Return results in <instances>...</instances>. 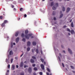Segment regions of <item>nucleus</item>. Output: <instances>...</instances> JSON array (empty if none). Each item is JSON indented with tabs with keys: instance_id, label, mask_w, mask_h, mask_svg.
<instances>
[{
	"instance_id": "1",
	"label": "nucleus",
	"mask_w": 75,
	"mask_h": 75,
	"mask_svg": "<svg viewBox=\"0 0 75 75\" xmlns=\"http://www.w3.org/2000/svg\"><path fill=\"white\" fill-rule=\"evenodd\" d=\"M58 6V4L57 3H56L55 4V6H54L52 7V9L53 10H56L57 9V7Z\"/></svg>"
},
{
	"instance_id": "2",
	"label": "nucleus",
	"mask_w": 75,
	"mask_h": 75,
	"mask_svg": "<svg viewBox=\"0 0 75 75\" xmlns=\"http://www.w3.org/2000/svg\"><path fill=\"white\" fill-rule=\"evenodd\" d=\"M32 35L31 34H29L27 35H25V37L26 38H27V40H28L29 39V37H31L32 36Z\"/></svg>"
},
{
	"instance_id": "3",
	"label": "nucleus",
	"mask_w": 75,
	"mask_h": 75,
	"mask_svg": "<svg viewBox=\"0 0 75 75\" xmlns=\"http://www.w3.org/2000/svg\"><path fill=\"white\" fill-rule=\"evenodd\" d=\"M28 72L30 74H31L32 72V69H31V68L29 67L28 69Z\"/></svg>"
},
{
	"instance_id": "4",
	"label": "nucleus",
	"mask_w": 75,
	"mask_h": 75,
	"mask_svg": "<svg viewBox=\"0 0 75 75\" xmlns=\"http://www.w3.org/2000/svg\"><path fill=\"white\" fill-rule=\"evenodd\" d=\"M31 45V42L30 41H28L27 42V47H30Z\"/></svg>"
},
{
	"instance_id": "5",
	"label": "nucleus",
	"mask_w": 75,
	"mask_h": 75,
	"mask_svg": "<svg viewBox=\"0 0 75 75\" xmlns=\"http://www.w3.org/2000/svg\"><path fill=\"white\" fill-rule=\"evenodd\" d=\"M54 5V3L53 1L50 4V6L51 7H52Z\"/></svg>"
},
{
	"instance_id": "6",
	"label": "nucleus",
	"mask_w": 75,
	"mask_h": 75,
	"mask_svg": "<svg viewBox=\"0 0 75 75\" xmlns=\"http://www.w3.org/2000/svg\"><path fill=\"white\" fill-rule=\"evenodd\" d=\"M41 67L42 69H43L44 70V65L42 64L41 65Z\"/></svg>"
},
{
	"instance_id": "7",
	"label": "nucleus",
	"mask_w": 75,
	"mask_h": 75,
	"mask_svg": "<svg viewBox=\"0 0 75 75\" xmlns=\"http://www.w3.org/2000/svg\"><path fill=\"white\" fill-rule=\"evenodd\" d=\"M68 51L69 52V53H70V54H72V51H71V49H70L69 48H68Z\"/></svg>"
},
{
	"instance_id": "8",
	"label": "nucleus",
	"mask_w": 75,
	"mask_h": 75,
	"mask_svg": "<svg viewBox=\"0 0 75 75\" xmlns=\"http://www.w3.org/2000/svg\"><path fill=\"white\" fill-rule=\"evenodd\" d=\"M23 62H21V64L20 65V67H23Z\"/></svg>"
},
{
	"instance_id": "9",
	"label": "nucleus",
	"mask_w": 75,
	"mask_h": 75,
	"mask_svg": "<svg viewBox=\"0 0 75 75\" xmlns=\"http://www.w3.org/2000/svg\"><path fill=\"white\" fill-rule=\"evenodd\" d=\"M28 30H25V34L26 35H27V34H28Z\"/></svg>"
},
{
	"instance_id": "10",
	"label": "nucleus",
	"mask_w": 75,
	"mask_h": 75,
	"mask_svg": "<svg viewBox=\"0 0 75 75\" xmlns=\"http://www.w3.org/2000/svg\"><path fill=\"white\" fill-rule=\"evenodd\" d=\"M19 41V38H17L16 40V43H18V42Z\"/></svg>"
},
{
	"instance_id": "11",
	"label": "nucleus",
	"mask_w": 75,
	"mask_h": 75,
	"mask_svg": "<svg viewBox=\"0 0 75 75\" xmlns=\"http://www.w3.org/2000/svg\"><path fill=\"white\" fill-rule=\"evenodd\" d=\"M13 51H12V50H11L9 52V55H13Z\"/></svg>"
},
{
	"instance_id": "12",
	"label": "nucleus",
	"mask_w": 75,
	"mask_h": 75,
	"mask_svg": "<svg viewBox=\"0 0 75 75\" xmlns=\"http://www.w3.org/2000/svg\"><path fill=\"white\" fill-rule=\"evenodd\" d=\"M70 8H67L66 13H68V12L69 11H70Z\"/></svg>"
},
{
	"instance_id": "13",
	"label": "nucleus",
	"mask_w": 75,
	"mask_h": 75,
	"mask_svg": "<svg viewBox=\"0 0 75 75\" xmlns=\"http://www.w3.org/2000/svg\"><path fill=\"white\" fill-rule=\"evenodd\" d=\"M18 34H19V33L18 32H16L15 34V36L17 37L18 35Z\"/></svg>"
},
{
	"instance_id": "14",
	"label": "nucleus",
	"mask_w": 75,
	"mask_h": 75,
	"mask_svg": "<svg viewBox=\"0 0 75 75\" xmlns=\"http://www.w3.org/2000/svg\"><path fill=\"white\" fill-rule=\"evenodd\" d=\"M15 69V66L14 65H13L12 66V70H14Z\"/></svg>"
},
{
	"instance_id": "15",
	"label": "nucleus",
	"mask_w": 75,
	"mask_h": 75,
	"mask_svg": "<svg viewBox=\"0 0 75 75\" xmlns=\"http://www.w3.org/2000/svg\"><path fill=\"white\" fill-rule=\"evenodd\" d=\"M32 44H33V45H35V46L36 45V42H33L32 43Z\"/></svg>"
},
{
	"instance_id": "16",
	"label": "nucleus",
	"mask_w": 75,
	"mask_h": 75,
	"mask_svg": "<svg viewBox=\"0 0 75 75\" xmlns=\"http://www.w3.org/2000/svg\"><path fill=\"white\" fill-rule=\"evenodd\" d=\"M1 26L2 27H5V24L4 23H2L1 25Z\"/></svg>"
},
{
	"instance_id": "17",
	"label": "nucleus",
	"mask_w": 75,
	"mask_h": 75,
	"mask_svg": "<svg viewBox=\"0 0 75 75\" xmlns=\"http://www.w3.org/2000/svg\"><path fill=\"white\" fill-rule=\"evenodd\" d=\"M56 14V12H55V11H53V13H52V15H53V16H55Z\"/></svg>"
},
{
	"instance_id": "18",
	"label": "nucleus",
	"mask_w": 75,
	"mask_h": 75,
	"mask_svg": "<svg viewBox=\"0 0 75 75\" xmlns=\"http://www.w3.org/2000/svg\"><path fill=\"white\" fill-rule=\"evenodd\" d=\"M71 27H74V23L73 22H71Z\"/></svg>"
},
{
	"instance_id": "19",
	"label": "nucleus",
	"mask_w": 75,
	"mask_h": 75,
	"mask_svg": "<svg viewBox=\"0 0 75 75\" xmlns=\"http://www.w3.org/2000/svg\"><path fill=\"white\" fill-rule=\"evenodd\" d=\"M30 62L31 63H34V59H31L30 60Z\"/></svg>"
},
{
	"instance_id": "20",
	"label": "nucleus",
	"mask_w": 75,
	"mask_h": 75,
	"mask_svg": "<svg viewBox=\"0 0 75 75\" xmlns=\"http://www.w3.org/2000/svg\"><path fill=\"white\" fill-rule=\"evenodd\" d=\"M71 34H73L74 33V31L73 30H71Z\"/></svg>"
},
{
	"instance_id": "21",
	"label": "nucleus",
	"mask_w": 75,
	"mask_h": 75,
	"mask_svg": "<svg viewBox=\"0 0 75 75\" xmlns=\"http://www.w3.org/2000/svg\"><path fill=\"white\" fill-rule=\"evenodd\" d=\"M21 37L22 38H23L24 37V34L22 33L21 35Z\"/></svg>"
},
{
	"instance_id": "22",
	"label": "nucleus",
	"mask_w": 75,
	"mask_h": 75,
	"mask_svg": "<svg viewBox=\"0 0 75 75\" xmlns=\"http://www.w3.org/2000/svg\"><path fill=\"white\" fill-rule=\"evenodd\" d=\"M33 69L34 70V71H37V70H38V69H37V68L36 67H35V68H33Z\"/></svg>"
},
{
	"instance_id": "23",
	"label": "nucleus",
	"mask_w": 75,
	"mask_h": 75,
	"mask_svg": "<svg viewBox=\"0 0 75 75\" xmlns=\"http://www.w3.org/2000/svg\"><path fill=\"white\" fill-rule=\"evenodd\" d=\"M66 30H67V31H69V32H71V30H70V29H69V28H67L66 29Z\"/></svg>"
},
{
	"instance_id": "24",
	"label": "nucleus",
	"mask_w": 75,
	"mask_h": 75,
	"mask_svg": "<svg viewBox=\"0 0 75 75\" xmlns=\"http://www.w3.org/2000/svg\"><path fill=\"white\" fill-rule=\"evenodd\" d=\"M62 11H65V7H63Z\"/></svg>"
},
{
	"instance_id": "25",
	"label": "nucleus",
	"mask_w": 75,
	"mask_h": 75,
	"mask_svg": "<svg viewBox=\"0 0 75 75\" xmlns=\"http://www.w3.org/2000/svg\"><path fill=\"white\" fill-rule=\"evenodd\" d=\"M30 50V47H28L27 48V51H29Z\"/></svg>"
},
{
	"instance_id": "26",
	"label": "nucleus",
	"mask_w": 75,
	"mask_h": 75,
	"mask_svg": "<svg viewBox=\"0 0 75 75\" xmlns=\"http://www.w3.org/2000/svg\"><path fill=\"white\" fill-rule=\"evenodd\" d=\"M63 16V14H61L60 15L59 18H61L62 17V16Z\"/></svg>"
},
{
	"instance_id": "27",
	"label": "nucleus",
	"mask_w": 75,
	"mask_h": 75,
	"mask_svg": "<svg viewBox=\"0 0 75 75\" xmlns=\"http://www.w3.org/2000/svg\"><path fill=\"white\" fill-rule=\"evenodd\" d=\"M22 41L23 42H25V39L23 38L22 39Z\"/></svg>"
},
{
	"instance_id": "28",
	"label": "nucleus",
	"mask_w": 75,
	"mask_h": 75,
	"mask_svg": "<svg viewBox=\"0 0 75 75\" xmlns=\"http://www.w3.org/2000/svg\"><path fill=\"white\" fill-rule=\"evenodd\" d=\"M7 23V20H5L4 22V24H5V23Z\"/></svg>"
},
{
	"instance_id": "29",
	"label": "nucleus",
	"mask_w": 75,
	"mask_h": 75,
	"mask_svg": "<svg viewBox=\"0 0 75 75\" xmlns=\"http://www.w3.org/2000/svg\"><path fill=\"white\" fill-rule=\"evenodd\" d=\"M32 58L33 59H36V57L34 56H32Z\"/></svg>"
},
{
	"instance_id": "30",
	"label": "nucleus",
	"mask_w": 75,
	"mask_h": 75,
	"mask_svg": "<svg viewBox=\"0 0 75 75\" xmlns=\"http://www.w3.org/2000/svg\"><path fill=\"white\" fill-rule=\"evenodd\" d=\"M40 61H42V62H44V60L43 59L41 58L40 59Z\"/></svg>"
},
{
	"instance_id": "31",
	"label": "nucleus",
	"mask_w": 75,
	"mask_h": 75,
	"mask_svg": "<svg viewBox=\"0 0 75 75\" xmlns=\"http://www.w3.org/2000/svg\"><path fill=\"white\" fill-rule=\"evenodd\" d=\"M70 67L71 68H72V69H74V66H70Z\"/></svg>"
},
{
	"instance_id": "32",
	"label": "nucleus",
	"mask_w": 75,
	"mask_h": 75,
	"mask_svg": "<svg viewBox=\"0 0 75 75\" xmlns=\"http://www.w3.org/2000/svg\"><path fill=\"white\" fill-rule=\"evenodd\" d=\"M36 51L37 54H38V49L36 50Z\"/></svg>"
},
{
	"instance_id": "33",
	"label": "nucleus",
	"mask_w": 75,
	"mask_h": 75,
	"mask_svg": "<svg viewBox=\"0 0 75 75\" xmlns=\"http://www.w3.org/2000/svg\"><path fill=\"white\" fill-rule=\"evenodd\" d=\"M6 62H8V59H6Z\"/></svg>"
},
{
	"instance_id": "34",
	"label": "nucleus",
	"mask_w": 75,
	"mask_h": 75,
	"mask_svg": "<svg viewBox=\"0 0 75 75\" xmlns=\"http://www.w3.org/2000/svg\"><path fill=\"white\" fill-rule=\"evenodd\" d=\"M58 58L59 61H60V62H61V59L60 58V57H59L58 56Z\"/></svg>"
},
{
	"instance_id": "35",
	"label": "nucleus",
	"mask_w": 75,
	"mask_h": 75,
	"mask_svg": "<svg viewBox=\"0 0 75 75\" xmlns=\"http://www.w3.org/2000/svg\"><path fill=\"white\" fill-rule=\"evenodd\" d=\"M8 68L9 69L10 68V64H8Z\"/></svg>"
},
{
	"instance_id": "36",
	"label": "nucleus",
	"mask_w": 75,
	"mask_h": 75,
	"mask_svg": "<svg viewBox=\"0 0 75 75\" xmlns=\"http://www.w3.org/2000/svg\"><path fill=\"white\" fill-rule=\"evenodd\" d=\"M3 18V17L2 16H0V19L1 20Z\"/></svg>"
},
{
	"instance_id": "37",
	"label": "nucleus",
	"mask_w": 75,
	"mask_h": 75,
	"mask_svg": "<svg viewBox=\"0 0 75 75\" xmlns=\"http://www.w3.org/2000/svg\"><path fill=\"white\" fill-rule=\"evenodd\" d=\"M32 66H33V67H35V64H33L32 65Z\"/></svg>"
},
{
	"instance_id": "38",
	"label": "nucleus",
	"mask_w": 75,
	"mask_h": 75,
	"mask_svg": "<svg viewBox=\"0 0 75 75\" xmlns=\"http://www.w3.org/2000/svg\"><path fill=\"white\" fill-rule=\"evenodd\" d=\"M47 71H48V72H50V70L49 69V68H47Z\"/></svg>"
},
{
	"instance_id": "39",
	"label": "nucleus",
	"mask_w": 75,
	"mask_h": 75,
	"mask_svg": "<svg viewBox=\"0 0 75 75\" xmlns=\"http://www.w3.org/2000/svg\"><path fill=\"white\" fill-rule=\"evenodd\" d=\"M28 67V66H27L26 65H25L24 66V68H26V67Z\"/></svg>"
},
{
	"instance_id": "40",
	"label": "nucleus",
	"mask_w": 75,
	"mask_h": 75,
	"mask_svg": "<svg viewBox=\"0 0 75 75\" xmlns=\"http://www.w3.org/2000/svg\"><path fill=\"white\" fill-rule=\"evenodd\" d=\"M11 7L12 8H13V7H14V5H13L11 4Z\"/></svg>"
},
{
	"instance_id": "41",
	"label": "nucleus",
	"mask_w": 75,
	"mask_h": 75,
	"mask_svg": "<svg viewBox=\"0 0 75 75\" xmlns=\"http://www.w3.org/2000/svg\"><path fill=\"white\" fill-rule=\"evenodd\" d=\"M62 66H63V67H65V66H64V64L63 63H62Z\"/></svg>"
},
{
	"instance_id": "42",
	"label": "nucleus",
	"mask_w": 75,
	"mask_h": 75,
	"mask_svg": "<svg viewBox=\"0 0 75 75\" xmlns=\"http://www.w3.org/2000/svg\"><path fill=\"white\" fill-rule=\"evenodd\" d=\"M40 75H42V72H40Z\"/></svg>"
},
{
	"instance_id": "43",
	"label": "nucleus",
	"mask_w": 75,
	"mask_h": 75,
	"mask_svg": "<svg viewBox=\"0 0 75 75\" xmlns=\"http://www.w3.org/2000/svg\"><path fill=\"white\" fill-rule=\"evenodd\" d=\"M21 75H24V73H21Z\"/></svg>"
},
{
	"instance_id": "44",
	"label": "nucleus",
	"mask_w": 75,
	"mask_h": 75,
	"mask_svg": "<svg viewBox=\"0 0 75 75\" xmlns=\"http://www.w3.org/2000/svg\"><path fill=\"white\" fill-rule=\"evenodd\" d=\"M59 55L60 57H62V55H61V53H59Z\"/></svg>"
},
{
	"instance_id": "45",
	"label": "nucleus",
	"mask_w": 75,
	"mask_h": 75,
	"mask_svg": "<svg viewBox=\"0 0 75 75\" xmlns=\"http://www.w3.org/2000/svg\"><path fill=\"white\" fill-rule=\"evenodd\" d=\"M13 59H11V63H13Z\"/></svg>"
},
{
	"instance_id": "46",
	"label": "nucleus",
	"mask_w": 75,
	"mask_h": 75,
	"mask_svg": "<svg viewBox=\"0 0 75 75\" xmlns=\"http://www.w3.org/2000/svg\"><path fill=\"white\" fill-rule=\"evenodd\" d=\"M56 20H57V19H56V18L55 17H54V21H55Z\"/></svg>"
},
{
	"instance_id": "47",
	"label": "nucleus",
	"mask_w": 75,
	"mask_h": 75,
	"mask_svg": "<svg viewBox=\"0 0 75 75\" xmlns=\"http://www.w3.org/2000/svg\"><path fill=\"white\" fill-rule=\"evenodd\" d=\"M23 8H21L20 9V11H22V10H23Z\"/></svg>"
},
{
	"instance_id": "48",
	"label": "nucleus",
	"mask_w": 75,
	"mask_h": 75,
	"mask_svg": "<svg viewBox=\"0 0 75 75\" xmlns=\"http://www.w3.org/2000/svg\"><path fill=\"white\" fill-rule=\"evenodd\" d=\"M33 74L34 75H37V74H36V73H35V72L33 73Z\"/></svg>"
},
{
	"instance_id": "49",
	"label": "nucleus",
	"mask_w": 75,
	"mask_h": 75,
	"mask_svg": "<svg viewBox=\"0 0 75 75\" xmlns=\"http://www.w3.org/2000/svg\"><path fill=\"white\" fill-rule=\"evenodd\" d=\"M16 68H18V65H16Z\"/></svg>"
},
{
	"instance_id": "50",
	"label": "nucleus",
	"mask_w": 75,
	"mask_h": 75,
	"mask_svg": "<svg viewBox=\"0 0 75 75\" xmlns=\"http://www.w3.org/2000/svg\"><path fill=\"white\" fill-rule=\"evenodd\" d=\"M24 54L23 53L21 55V57H22V56H23V54Z\"/></svg>"
},
{
	"instance_id": "51",
	"label": "nucleus",
	"mask_w": 75,
	"mask_h": 75,
	"mask_svg": "<svg viewBox=\"0 0 75 75\" xmlns=\"http://www.w3.org/2000/svg\"><path fill=\"white\" fill-rule=\"evenodd\" d=\"M24 16L25 17H27V15L26 14Z\"/></svg>"
},
{
	"instance_id": "52",
	"label": "nucleus",
	"mask_w": 75,
	"mask_h": 75,
	"mask_svg": "<svg viewBox=\"0 0 75 75\" xmlns=\"http://www.w3.org/2000/svg\"><path fill=\"white\" fill-rule=\"evenodd\" d=\"M72 72H73V73H74V74H75V71H72Z\"/></svg>"
},
{
	"instance_id": "53",
	"label": "nucleus",
	"mask_w": 75,
	"mask_h": 75,
	"mask_svg": "<svg viewBox=\"0 0 75 75\" xmlns=\"http://www.w3.org/2000/svg\"><path fill=\"white\" fill-rule=\"evenodd\" d=\"M46 74L47 75H50V74H49V73H47Z\"/></svg>"
},
{
	"instance_id": "54",
	"label": "nucleus",
	"mask_w": 75,
	"mask_h": 75,
	"mask_svg": "<svg viewBox=\"0 0 75 75\" xmlns=\"http://www.w3.org/2000/svg\"><path fill=\"white\" fill-rule=\"evenodd\" d=\"M32 52H33V53L34 52V50L32 49Z\"/></svg>"
},
{
	"instance_id": "55",
	"label": "nucleus",
	"mask_w": 75,
	"mask_h": 75,
	"mask_svg": "<svg viewBox=\"0 0 75 75\" xmlns=\"http://www.w3.org/2000/svg\"><path fill=\"white\" fill-rule=\"evenodd\" d=\"M9 71H9V70H7V72L8 73V72H9Z\"/></svg>"
},
{
	"instance_id": "56",
	"label": "nucleus",
	"mask_w": 75,
	"mask_h": 75,
	"mask_svg": "<svg viewBox=\"0 0 75 75\" xmlns=\"http://www.w3.org/2000/svg\"><path fill=\"white\" fill-rule=\"evenodd\" d=\"M15 59H18V58H17V57H16L15 58Z\"/></svg>"
},
{
	"instance_id": "57",
	"label": "nucleus",
	"mask_w": 75,
	"mask_h": 75,
	"mask_svg": "<svg viewBox=\"0 0 75 75\" xmlns=\"http://www.w3.org/2000/svg\"><path fill=\"white\" fill-rule=\"evenodd\" d=\"M31 38H34V36H32L31 37Z\"/></svg>"
},
{
	"instance_id": "58",
	"label": "nucleus",
	"mask_w": 75,
	"mask_h": 75,
	"mask_svg": "<svg viewBox=\"0 0 75 75\" xmlns=\"http://www.w3.org/2000/svg\"><path fill=\"white\" fill-rule=\"evenodd\" d=\"M66 27V25H64V26H63V28H65V27Z\"/></svg>"
},
{
	"instance_id": "59",
	"label": "nucleus",
	"mask_w": 75,
	"mask_h": 75,
	"mask_svg": "<svg viewBox=\"0 0 75 75\" xmlns=\"http://www.w3.org/2000/svg\"><path fill=\"white\" fill-rule=\"evenodd\" d=\"M13 45H16V43H15V42H14L13 43Z\"/></svg>"
},
{
	"instance_id": "60",
	"label": "nucleus",
	"mask_w": 75,
	"mask_h": 75,
	"mask_svg": "<svg viewBox=\"0 0 75 75\" xmlns=\"http://www.w3.org/2000/svg\"><path fill=\"white\" fill-rule=\"evenodd\" d=\"M70 23H71V22H72V19H71L70 21H69Z\"/></svg>"
},
{
	"instance_id": "61",
	"label": "nucleus",
	"mask_w": 75,
	"mask_h": 75,
	"mask_svg": "<svg viewBox=\"0 0 75 75\" xmlns=\"http://www.w3.org/2000/svg\"><path fill=\"white\" fill-rule=\"evenodd\" d=\"M41 53L42 54V50H41Z\"/></svg>"
},
{
	"instance_id": "62",
	"label": "nucleus",
	"mask_w": 75,
	"mask_h": 75,
	"mask_svg": "<svg viewBox=\"0 0 75 75\" xmlns=\"http://www.w3.org/2000/svg\"><path fill=\"white\" fill-rule=\"evenodd\" d=\"M28 14H30V12H28Z\"/></svg>"
},
{
	"instance_id": "63",
	"label": "nucleus",
	"mask_w": 75,
	"mask_h": 75,
	"mask_svg": "<svg viewBox=\"0 0 75 75\" xmlns=\"http://www.w3.org/2000/svg\"><path fill=\"white\" fill-rule=\"evenodd\" d=\"M68 35H71V34H70V33H69Z\"/></svg>"
},
{
	"instance_id": "64",
	"label": "nucleus",
	"mask_w": 75,
	"mask_h": 75,
	"mask_svg": "<svg viewBox=\"0 0 75 75\" xmlns=\"http://www.w3.org/2000/svg\"><path fill=\"white\" fill-rule=\"evenodd\" d=\"M61 47H62V48H64V46H63V45H61Z\"/></svg>"
}]
</instances>
